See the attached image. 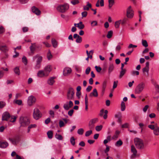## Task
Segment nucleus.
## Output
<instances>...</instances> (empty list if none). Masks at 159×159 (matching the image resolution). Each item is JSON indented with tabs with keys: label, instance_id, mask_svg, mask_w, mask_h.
Listing matches in <instances>:
<instances>
[{
	"label": "nucleus",
	"instance_id": "nucleus-1",
	"mask_svg": "<svg viewBox=\"0 0 159 159\" xmlns=\"http://www.w3.org/2000/svg\"><path fill=\"white\" fill-rule=\"evenodd\" d=\"M19 123L21 127H25L30 124V121L27 116H22L20 117Z\"/></svg>",
	"mask_w": 159,
	"mask_h": 159
},
{
	"label": "nucleus",
	"instance_id": "nucleus-2",
	"mask_svg": "<svg viewBox=\"0 0 159 159\" xmlns=\"http://www.w3.org/2000/svg\"><path fill=\"white\" fill-rule=\"evenodd\" d=\"M145 87V84L143 82L139 84L136 86L135 90L134 93L136 94L141 93Z\"/></svg>",
	"mask_w": 159,
	"mask_h": 159
},
{
	"label": "nucleus",
	"instance_id": "nucleus-3",
	"mask_svg": "<svg viewBox=\"0 0 159 159\" xmlns=\"http://www.w3.org/2000/svg\"><path fill=\"white\" fill-rule=\"evenodd\" d=\"M75 90L72 87L69 88L67 93L66 98L68 100L71 101L74 99Z\"/></svg>",
	"mask_w": 159,
	"mask_h": 159
},
{
	"label": "nucleus",
	"instance_id": "nucleus-4",
	"mask_svg": "<svg viewBox=\"0 0 159 159\" xmlns=\"http://www.w3.org/2000/svg\"><path fill=\"white\" fill-rule=\"evenodd\" d=\"M69 8V5L68 4L65 3L64 4L59 5L57 7V10L59 12L64 13Z\"/></svg>",
	"mask_w": 159,
	"mask_h": 159
},
{
	"label": "nucleus",
	"instance_id": "nucleus-5",
	"mask_svg": "<svg viewBox=\"0 0 159 159\" xmlns=\"http://www.w3.org/2000/svg\"><path fill=\"white\" fill-rule=\"evenodd\" d=\"M134 141L135 145L137 148L139 149H143L144 148V143L141 139L137 138L134 139Z\"/></svg>",
	"mask_w": 159,
	"mask_h": 159
},
{
	"label": "nucleus",
	"instance_id": "nucleus-6",
	"mask_svg": "<svg viewBox=\"0 0 159 159\" xmlns=\"http://www.w3.org/2000/svg\"><path fill=\"white\" fill-rule=\"evenodd\" d=\"M33 116L34 118L37 120L42 117V113L38 108H35L34 109L33 113Z\"/></svg>",
	"mask_w": 159,
	"mask_h": 159
},
{
	"label": "nucleus",
	"instance_id": "nucleus-7",
	"mask_svg": "<svg viewBox=\"0 0 159 159\" xmlns=\"http://www.w3.org/2000/svg\"><path fill=\"white\" fill-rule=\"evenodd\" d=\"M36 99L35 97L33 95L29 96L28 98L27 104L30 106H32L36 102Z\"/></svg>",
	"mask_w": 159,
	"mask_h": 159
},
{
	"label": "nucleus",
	"instance_id": "nucleus-8",
	"mask_svg": "<svg viewBox=\"0 0 159 159\" xmlns=\"http://www.w3.org/2000/svg\"><path fill=\"white\" fill-rule=\"evenodd\" d=\"M73 105V103L71 101H67L65 103L63 106V107L65 110H68L70 108H71Z\"/></svg>",
	"mask_w": 159,
	"mask_h": 159
},
{
	"label": "nucleus",
	"instance_id": "nucleus-9",
	"mask_svg": "<svg viewBox=\"0 0 159 159\" xmlns=\"http://www.w3.org/2000/svg\"><path fill=\"white\" fill-rule=\"evenodd\" d=\"M126 16L128 18H132L133 17V11L131 6L129 7L127 9Z\"/></svg>",
	"mask_w": 159,
	"mask_h": 159
},
{
	"label": "nucleus",
	"instance_id": "nucleus-10",
	"mask_svg": "<svg viewBox=\"0 0 159 159\" xmlns=\"http://www.w3.org/2000/svg\"><path fill=\"white\" fill-rule=\"evenodd\" d=\"M9 139L11 142L14 145H16L20 141V138L19 137L9 138Z\"/></svg>",
	"mask_w": 159,
	"mask_h": 159
},
{
	"label": "nucleus",
	"instance_id": "nucleus-11",
	"mask_svg": "<svg viewBox=\"0 0 159 159\" xmlns=\"http://www.w3.org/2000/svg\"><path fill=\"white\" fill-rule=\"evenodd\" d=\"M68 120V119L66 118H62V120H59V127L60 128L64 127L67 123Z\"/></svg>",
	"mask_w": 159,
	"mask_h": 159
},
{
	"label": "nucleus",
	"instance_id": "nucleus-12",
	"mask_svg": "<svg viewBox=\"0 0 159 159\" xmlns=\"http://www.w3.org/2000/svg\"><path fill=\"white\" fill-rule=\"evenodd\" d=\"M98 120L97 118H94L90 120L89 123V126L90 129L93 128L94 124L98 121Z\"/></svg>",
	"mask_w": 159,
	"mask_h": 159
},
{
	"label": "nucleus",
	"instance_id": "nucleus-13",
	"mask_svg": "<svg viewBox=\"0 0 159 159\" xmlns=\"http://www.w3.org/2000/svg\"><path fill=\"white\" fill-rule=\"evenodd\" d=\"M37 75L38 77L40 78L47 77L48 76L44 70H39L37 73Z\"/></svg>",
	"mask_w": 159,
	"mask_h": 159
},
{
	"label": "nucleus",
	"instance_id": "nucleus-14",
	"mask_svg": "<svg viewBox=\"0 0 159 159\" xmlns=\"http://www.w3.org/2000/svg\"><path fill=\"white\" fill-rule=\"evenodd\" d=\"M72 70L71 68L69 67L65 68L63 71V75L65 76H67L71 73Z\"/></svg>",
	"mask_w": 159,
	"mask_h": 159
},
{
	"label": "nucleus",
	"instance_id": "nucleus-15",
	"mask_svg": "<svg viewBox=\"0 0 159 159\" xmlns=\"http://www.w3.org/2000/svg\"><path fill=\"white\" fill-rule=\"evenodd\" d=\"M10 118V115L7 112H4L2 114V120H8Z\"/></svg>",
	"mask_w": 159,
	"mask_h": 159
},
{
	"label": "nucleus",
	"instance_id": "nucleus-16",
	"mask_svg": "<svg viewBox=\"0 0 159 159\" xmlns=\"http://www.w3.org/2000/svg\"><path fill=\"white\" fill-rule=\"evenodd\" d=\"M52 70V67L51 66L48 65L45 66L44 69V71L47 74V75L48 76L50 72Z\"/></svg>",
	"mask_w": 159,
	"mask_h": 159
},
{
	"label": "nucleus",
	"instance_id": "nucleus-17",
	"mask_svg": "<svg viewBox=\"0 0 159 159\" xmlns=\"http://www.w3.org/2000/svg\"><path fill=\"white\" fill-rule=\"evenodd\" d=\"M36 58V62L41 63L42 61V57L39 55L37 54L33 57V59L34 61Z\"/></svg>",
	"mask_w": 159,
	"mask_h": 159
},
{
	"label": "nucleus",
	"instance_id": "nucleus-18",
	"mask_svg": "<svg viewBox=\"0 0 159 159\" xmlns=\"http://www.w3.org/2000/svg\"><path fill=\"white\" fill-rule=\"evenodd\" d=\"M32 12L37 15H39L41 14L40 11L37 7L33 6L32 7Z\"/></svg>",
	"mask_w": 159,
	"mask_h": 159
},
{
	"label": "nucleus",
	"instance_id": "nucleus-19",
	"mask_svg": "<svg viewBox=\"0 0 159 159\" xmlns=\"http://www.w3.org/2000/svg\"><path fill=\"white\" fill-rule=\"evenodd\" d=\"M31 46L30 47V49L31 52L34 53L36 48V44L35 43H31Z\"/></svg>",
	"mask_w": 159,
	"mask_h": 159
},
{
	"label": "nucleus",
	"instance_id": "nucleus-20",
	"mask_svg": "<svg viewBox=\"0 0 159 159\" xmlns=\"http://www.w3.org/2000/svg\"><path fill=\"white\" fill-rule=\"evenodd\" d=\"M98 93L97 90L96 89H94L93 90V92L91 93L89 95V96L90 97H92V96H93L94 97H96L98 96Z\"/></svg>",
	"mask_w": 159,
	"mask_h": 159
},
{
	"label": "nucleus",
	"instance_id": "nucleus-21",
	"mask_svg": "<svg viewBox=\"0 0 159 159\" xmlns=\"http://www.w3.org/2000/svg\"><path fill=\"white\" fill-rule=\"evenodd\" d=\"M8 146V143L7 142H0V148H5Z\"/></svg>",
	"mask_w": 159,
	"mask_h": 159
},
{
	"label": "nucleus",
	"instance_id": "nucleus-22",
	"mask_svg": "<svg viewBox=\"0 0 159 159\" xmlns=\"http://www.w3.org/2000/svg\"><path fill=\"white\" fill-rule=\"evenodd\" d=\"M86 3L87 5L83 6V9L84 10L88 11L89 8L91 7L92 5L89 2H87Z\"/></svg>",
	"mask_w": 159,
	"mask_h": 159
},
{
	"label": "nucleus",
	"instance_id": "nucleus-23",
	"mask_svg": "<svg viewBox=\"0 0 159 159\" xmlns=\"http://www.w3.org/2000/svg\"><path fill=\"white\" fill-rule=\"evenodd\" d=\"M54 79L55 78L54 77L50 78L48 80V84L50 85H52L55 82L54 80Z\"/></svg>",
	"mask_w": 159,
	"mask_h": 159
},
{
	"label": "nucleus",
	"instance_id": "nucleus-24",
	"mask_svg": "<svg viewBox=\"0 0 159 159\" xmlns=\"http://www.w3.org/2000/svg\"><path fill=\"white\" fill-rule=\"evenodd\" d=\"M107 82L106 81H104L102 84V92L103 93H104L106 88L107 86Z\"/></svg>",
	"mask_w": 159,
	"mask_h": 159
},
{
	"label": "nucleus",
	"instance_id": "nucleus-25",
	"mask_svg": "<svg viewBox=\"0 0 159 159\" xmlns=\"http://www.w3.org/2000/svg\"><path fill=\"white\" fill-rule=\"evenodd\" d=\"M114 66L113 64H110L109 66L108 69V72L110 74L114 70Z\"/></svg>",
	"mask_w": 159,
	"mask_h": 159
},
{
	"label": "nucleus",
	"instance_id": "nucleus-26",
	"mask_svg": "<svg viewBox=\"0 0 159 159\" xmlns=\"http://www.w3.org/2000/svg\"><path fill=\"white\" fill-rule=\"evenodd\" d=\"M123 44L121 43H119L117 46L116 47L115 50L117 52H119L121 49V46Z\"/></svg>",
	"mask_w": 159,
	"mask_h": 159
},
{
	"label": "nucleus",
	"instance_id": "nucleus-27",
	"mask_svg": "<svg viewBox=\"0 0 159 159\" xmlns=\"http://www.w3.org/2000/svg\"><path fill=\"white\" fill-rule=\"evenodd\" d=\"M0 49L4 52H6L8 51V49L6 45L0 46Z\"/></svg>",
	"mask_w": 159,
	"mask_h": 159
},
{
	"label": "nucleus",
	"instance_id": "nucleus-28",
	"mask_svg": "<svg viewBox=\"0 0 159 159\" xmlns=\"http://www.w3.org/2000/svg\"><path fill=\"white\" fill-rule=\"evenodd\" d=\"M108 7L111 8L115 3V0H108Z\"/></svg>",
	"mask_w": 159,
	"mask_h": 159
},
{
	"label": "nucleus",
	"instance_id": "nucleus-29",
	"mask_svg": "<svg viewBox=\"0 0 159 159\" xmlns=\"http://www.w3.org/2000/svg\"><path fill=\"white\" fill-rule=\"evenodd\" d=\"M77 27L80 29H82L84 28V25L83 24L82 22L80 21L79 23H78Z\"/></svg>",
	"mask_w": 159,
	"mask_h": 159
},
{
	"label": "nucleus",
	"instance_id": "nucleus-30",
	"mask_svg": "<svg viewBox=\"0 0 159 159\" xmlns=\"http://www.w3.org/2000/svg\"><path fill=\"white\" fill-rule=\"evenodd\" d=\"M131 151L133 153L134 156H135L136 155L137 151L134 147L133 145L131 146Z\"/></svg>",
	"mask_w": 159,
	"mask_h": 159
},
{
	"label": "nucleus",
	"instance_id": "nucleus-31",
	"mask_svg": "<svg viewBox=\"0 0 159 159\" xmlns=\"http://www.w3.org/2000/svg\"><path fill=\"white\" fill-rule=\"evenodd\" d=\"M126 71V69L121 70V71L120 72L119 76L120 78H121L123 77V76L125 74Z\"/></svg>",
	"mask_w": 159,
	"mask_h": 159
},
{
	"label": "nucleus",
	"instance_id": "nucleus-32",
	"mask_svg": "<svg viewBox=\"0 0 159 159\" xmlns=\"http://www.w3.org/2000/svg\"><path fill=\"white\" fill-rule=\"evenodd\" d=\"M47 134L48 138L49 139H51L53 137V133L52 131H48L47 133Z\"/></svg>",
	"mask_w": 159,
	"mask_h": 159
},
{
	"label": "nucleus",
	"instance_id": "nucleus-33",
	"mask_svg": "<svg viewBox=\"0 0 159 159\" xmlns=\"http://www.w3.org/2000/svg\"><path fill=\"white\" fill-rule=\"evenodd\" d=\"M52 43L53 47L54 48H56L57 45V42L54 39H52Z\"/></svg>",
	"mask_w": 159,
	"mask_h": 159
},
{
	"label": "nucleus",
	"instance_id": "nucleus-34",
	"mask_svg": "<svg viewBox=\"0 0 159 159\" xmlns=\"http://www.w3.org/2000/svg\"><path fill=\"white\" fill-rule=\"evenodd\" d=\"M131 74L133 76L138 75H139V72L138 71L135 70H132L131 72Z\"/></svg>",
	"mask_w": 159,
	"mask_h": 159
},
{
	"label": "nucleus",
	"instance_id": "nucleus-35",
	"mask_svg": "<svg viewBox=\"0 0 159 159\" xmlns=\"http://www.w3.org/2000/svg\"><path fill=\"white\" fill-rule=\"evenodd\" d=\"M125 102L122 101L121 104V110L122 111L125 110Z\"/></svg>",
	"mask_w": 159,
	"mask_h": 159
},
{
	"label": "nucleus",
	"instance_id": "nucleus-36",
	"mask_svg": "<svg viewBox=\"0 0 159 159\" xmlns=\"http://www.w3.org/2000/svg\"><path fill=\"white\" fill-rule=\"evenodd\" d=\"M121 20H120L116 21L115 22V26L116 28H119L120 24L121 22Z\"/></svg>",
	"mask_w": 159,
	"mask_h": 159
},
{
	"label": "nucleus",
	"instance_id": "nucleus-37",
	"mask_svg": "<svg viewBox=\"0 0 159 159\" xmlns=\"http://www.w3.org/2000/svg\"><path fill=\"white\" fill-rule=\"evenodd\" d=\"M153 133L155 135H159V128H158V129H155L153 130Z\"/></svg>",
	"mask_w": 159,
	"mask_h": 159
},
{
	"label": "nucleus",
	"instance_id": "nucleus-38",
	"mask_svg": "<svg viewBox=\"0 0 159 159\" xmlns=\"http://www.w3.org/2000/svg\"><path fill=\"white\" fill-rule=\"evenodd\" d=\"M123 144V142L120 140L117 141L115 144V146L116 147H120Z\"/></svg>",
	"mask_w": 159,
	"mask_h": 159
},
{
	"label": "nucleus",
	"instance_id": "nucleus-39",
	"mask_svg": "<svg viewBox=\"0 0 159 159\" xmlns=\"http://www.w3.org/2000/svg\"><path fill=\"white\" fill-rule=\"evenodd\" d=\"M113 34V32L111 30L109 31L108 32L107 34V37L108 39L111 38Z\"/></svg>",
	"mask_w": 159,
	"mask_h": 159
},
{
	"label": "nucleus",
	"instance_id": "nucleus-40",
	"mask_svg": "<svg viewBox=\"0 0 159 159\" xmlns=\"http://www.w3.org/2000/svg\"><path fill=\"white\" fill-rule=\"evenodd\" d=\"M14 71L16 74L17 75H19L20 74V72L19 68L16 67L14 69Z\"/></svg>",
	"mask_w": 159,
	"mask_h": 159
},
{
	"label": "nucleus",
	"instance_id": "nucleus-41",
	"mask_svg": "<svg viewBox=\"0 0 159 159\" xmlns=\"http://www.w3.org/2000/svg\"><path fill=\"white\" fill-rule=\"evenodd\" d=\"M103 126L102 125H98L96 127L95 129L97 131H99L102 129Z\"/></svg>",
	"mask_w": 159,
	"mask_h": 159
},
{
	"label": "nucleus",
	"instance_id": "nucleus-42",
	"mask_svg": "<svg viewBox=\"0 0 159 159\" xmlns=\"http://www.w3.org/2000/svg\"><path fill=\"white\" fill-rule=\"evenodd\" d=\"M47 57L48 60H50L52 58V55L50 51H49L47 54Z\"/></svg>",
	"mask_w": 159,
	"mask_h": 159
},
{
	"label": "nucleus",
	"instance_id": "nucleus-43",
	"mask_svg": "<svg viewBox=\"0 0 159 159\" xmlns=\"http://www.w3.org/2000/svg\"><path fill=\"white\" fill-rule=\"evenodd\" d=\"M55 138L59 140H61L62 139V137L61 135L59 134H56L55 135Z\"/></svg>",
	"mask_w": 159,
	"mask_h": 159
},
{
	"label": "nucleus",
	"instance_id": "nucleus-44",
	"mask_svg": "<svg viewBox=\"0 0 159 159\" xmlns=\"http://www.w3.org/2000/svg\"><path fill=\"white\" fill-rule=\"evenodd\" d=\"M41 66V63L36 62V64L35 66V68L36 69H39L40 68Z\"/></svg>",
	"mask_w": 159,
	"mask_h": 159
},
{
	"label": "nucleus",
	"instance_id": "nucleus-45",
	"mask_svg": "<svg viewBox=\"0 0 159 159\" xmlns=\"http://www.w3.org/2000/svg\"><path fill=\"white\" fill-rule=\"evenodd\" d=\"M22 61L25 65H26L27 63V60L26 57L24 56L22 58Z\"/></svg>",
	"mask_w": 159,
	"mask_h": 159
},
{
	"label": "nucleus",
	"instance_id": "nucleus-46",
	"mask_svg": "<svg viewBox=\"0 0 159 159\" xmlns=\"http://www.w3.org/2000/svg\"><path fill=\"white\" fill-rule=\"evenodd\" d=\"M84 130L82 128H80L78 129L77 133L80 135H82L84 133Z\"/></svg>",
	"mask_w": 159,
	"mask_h": 159
},
{
	"label": "nucleus",
	"instance_id": "nucleus-47",
	"mask_svg": "<svg viewBox=\"0 0 159 159\" xmlns=\"http://www.w3.org/2000/svg\"><path fill=\"white\" fill-rule=\"evenodd\" d=\"M142 45L145 47H147L148 46V44L147 42V41L146 40H142Z\"/></svg>",
	"mask_w": 159,
	"mask_h": 159
},
{
	"label": "nucleus",
	"instance_id": "nucleus-48",
	"mask_svg": "<svg viewBox=\"0 0 159 159\" xmlns=\"http://www.w3.org/2000/svg\"><path fill=\"white\" fill-rule=\"evenodd\" d=\"M70 142L73 145L75 144V139L73 137H72L70 139Z\"/></svg>",
	"mask_w": 159,
	"mask_h": 159
},
{
	"label": "nucleus",
	"instance_id": "nucleus-49",
	"mask_svg": "<svg viewBox=\"0 0 159 159\" xmlns=\"http://www.w3.org/2000/svg\"><path fill=\"white\" fill-rule=\"evenodd\" d=\"M73 5H75L79 3L78 0H72L70 2Z\"/></svg>",
	"mask_w": 159,
	"mask_h": 159
},
{
	"label": "nucleus",
	"instance_id": "nucleus-50",
	"mask_svg": "<svg viewBox=\"0 0 159 159\" xmlns=\"http://www.w3.org/2000/svg\"><path fill=\"white\" fill-rule=\"evenodd\" d=\"M15 103L19 105H20L22 104V101L20 100H17L14 101Z\"/></svg>",
	"mask_w": 159,
	"mask_h": 159
},
{
	"label": "nucleus",
	"instance_id": "nucleus-51",
	"mask_svg": "<svg viewBox=\"0 0 159 159\" xmlns=\"http://www.w3.org/2000/svg\"><path fill=\"white\" fill-rule=\"evenodd\" d=\"M82 41V38L81 37L79 36L77 38L76 40V42L77 43H80Z\"/></svg>",
	"mask_w": 159,
	"mask_h": 159
},
{
	"label": "nucleus",
	"instance_id": "nucleus-52",
	"mask_svg": "<svg viewBox=\"0 0 159 159\" xmlns=\"http://www.w3.org/2000/svg\"><path fill=\"white\" fill-rule=\"evenodd\" d=\"M92 133V130H89L86 132L85 134V136L86 137L89 136Z\"/></svg>",
	"mask_w": 159,
	"mask_h": 159
},
{
	"label": "nucleus",
	"instance_id": "nucleus-53",
	"mask_svg": "<svg viewBox=\"0 0 159 159\" xmlns=\"http://www.w3.org/2000/svg\"><path fill=\"white\" fill-rule=\"evenodd\" d=\"M6 105V103L3 102H0V108H3Z\"/></svg>",
	"mask_w": 159,
	"mask_h": 159
},
{
	"label": "nucleus",
	"instance_id": "nucleus-54",
	"mask_svg": "<svg viewBox=\"0 0 159 159\" xmlns=\"http://www.w3.org/2000/svg\"><path fill=\"white\" fill-rule=\"evenodd\" d=\"M108 111L107 110H105L104 111V113L105 114L103 116V118L104 119H106L107 117V114L108 113Z\"/></svg>",
	"mask_w": 159,
	"mask_h": 159
},
{
	"label": "nucleus",
	"instance_id": "nucleus-55",
	"mask_svg": "<svg viewBox=\"0 0 159 159\" xmlns=\"http://www.w3.org/2000/svg\"><path fill=\"white\" fill-rule=\"evenodd\" d=\"M90 70H91L90 67H87V68H86V70H85V74L86 75L89 74V73Z\"/></svg>",
	"mask_w": 159,
	"mask_h": 159
},
{
	"label": "nucleus",
	"instance_id": "nucleus-56",
	"mask_svg": "<svg viewBox=\"0 0 159 159\" xmlns=\"http://www.w3.org/2000/svg\"><path fill=\"white\" fill-rule=\"evenodd\" d=\"M95 68L97 72H100L102 70V68L101 67L96 66H95Z\"/></svg>",
	"mask_w": 159,
	"mask_h": 159
},
{
	"label": "nucleus",
	"instance_id": "nucleus-57",
	"mask_svg": "<svg viewBox=\"0 0 159 159\" xmlns=\"http://www.w3.org/2000/svg\"><path fill=\"white\" fill-rule=\"evenodd\" d=\"M88 14V13L86 11H84L82 12L81 15L82 17H86Z\"/></svg>",
	"mask_w": 159,
	"mask_h": 159
},
{
	"label": "nucleus",
	"instance_id": "nucleus-58",
	"mask_svg": "<svg viewBox=\"0 0 159 159\" xmlns=\"http://www.w3.org/2000/svg\"><path fill=\"white\" fill-rule=\"evenodd\" d=\"M97 22L96 21L94 20L91 23V25L92 26H94L97 25Z\"/></svg>",
	"mask_w": 159,
	"mask_h": 159
},
{
	"label": "nucleus",
	"instance_id": "nucleus-59",
	"mask_svg": "<svg viewBox=\"0 0 159 159\" xmlns=\"http://www.w3.org/2000/svg\"><path fill=\"white\" fill-rule=\"evenodd\" d=\"M149 70V67H145L143 69V72L144 73L146 72L148 73Z\"/></svg>",
	"mask_w": 159,
	"mask_h": 159
},
{
	"label": "nucleus",
	"instance_id": "nucleus-60",
	"mask_svg": "<svg viewBox=\"0 0 159 159\" xmlns=\"http://www.w3.org/2000/svg\"><path fill=\"white\" fill-rule=\"evenodd\" d=\"M118 81H115L113 83V88L114 89H115L116 88L117 86V84H118Z\"/></svg>",
	"mask_w": 159,
	"mask_h": 159
},
{
	"label": "nucleus",
	"instance_id": "nucleus-61",
	"mask_svg": "<svg viewBox=\"0 0 159 159\" xmlns=\"http://www.w3.org/2000/svg\"><path fill=\"white\" fill-rule=\"evenodd\" d=\"M10 120L9 121L10 122H14L16 121V118L15 116H14L13 117H10Z\"/></svg>",
	"mask_w": 159,
	"mask_h": 159
},
{
	"label": "nucleus",
	"instance_id": "nucleus-62",
	"mask_svg": "<svg viewBox=\"0 0 159 159\" xmlns=\"http://www.w3.org/2000/svg\"><path fill=\"white\" fill-rule=\"evenodd\" d=\"M73 112L74 110L73 109H71L68 111V115L70 116H71L73 115Z\"/></svg>",
	"mask_w": 159,
	"mask_h": 159
},
{
	"label": "nucleus",
	"instance_id": "nucleus-63",
	"mask_svg": "<svg viewBox=\"0 0 159 159\" xmlns=\"http://www.w3.org/2000/svg\"><path fill=\"white\" fill-rule=\"evenodd\" d=\"M28 28L27 27H25L22 28V30L24 33H25L28 30Z\"/></svg>",
	"mask_w": 159,
	"mask_h": 159
},
{
	"label": "nucleus",
	"instance_id": "nucleus-64",
	"mask_svg": "<svg viewBox=\"0 0 159 159\" xmlns=\"http://www.w3.org/2000/svg\"><path fill=\"white\" fill-rule=\"evenodd\" d=\"M149 107V106L148 105H146L143 108V111L144 112H146L147 109Z\"/></svg>",
	"mask_w": 159,
	"mask_h": 159
}]
</instances>
